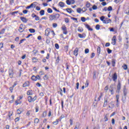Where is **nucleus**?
Here are the masks:
<instances>
[{"instance_id":"50","label":"nucleus","mask_w":129,"mask_h":129,"mask_svg":"<svg viewBox=\"0 0 129 129\" xmlns=\"http://www.w3.org/2000/svg\"><path fill=\"white\" fill-rule=\"evenodd\" d=\"M104 90L106 92H107V90H108V86H107L105 87Z\"/></svg>"},{"instance_id":"47","label":"nucleus","mask_w":129,"mask_h":129,"mask_svg":"<svg viewBox=\"0 0 129 129\" xmlns=\"http://www.w3.org/2000/svg\"><path fill=\"white\" fill-rule=\"evenodd\" d=\"M54 46L56 49H59V44L58 43H55Z\"/></svg>"},{"instance_id":"52","label":"nucleus","mask_w":129,"mask_h":129,"mask_svg":"<svg viewBox=\"0 0 129 129\" xmlns=\"http://www.w3.org/2000/svg\"><path fill=\"white\" fill-rule=\"evenodd\" d=\"M93 10H97V6L94 5L92 7Z\"/></svg>"},{"instance_id":"8","label":"nucleus","mask_w":129,"mask_h":129,"mask_svg":"<svg viewBox=\"0 0 129 129\" xmlns=\"http://www.w3.org/2000/svg\"><path fill=\"white\" fill-rule=\"evenodd\" d=\"M61 29L63 31V33L64 35H67V29L66 28V27L65 26H62L61 27Z\"/></svg>"},{"instance_id":"51","label":"nucleus","mask_w":129,"mask_h":129,"mask_svg":"<svg viewBox=\"0 0 129 129\" xmlns=\"http://www.w3.org/2000/svg\"><path fill=\"white\" fill-rule=\"evenodd\" d=\"M43 79L44 80H47L48 79V76L47 75H45L44 77H43Z\"/></svg>"},{"instance_id":"26","label":"nucleus","mask_w":129,"mask_h":129,"mask_svg":"<svg viewBox=\"0 0 129 129\" xmlns=\"http://www.w3.org/2000/svg\"><path fill=\"white\" fill-rule=\"evenodd\" d=\"M111 64L113 67H114V66H115V59H112Z\"/></svg>"},{"instance_id":"35","label":"nucleus","mask_w":129,"mask_h":129,"mask_svg":"<svg viewBox=\"0 0 129 129\" xmlns=\"http://www.w3.org/2000/svg\"><path fill=\"white\" fill-rule=\"evenodd\" d=\"M35 77H36V81H37V80H41V77H40V76H39V75L36 76Z\"/></svg>"},{"instance_id":"55","label":"nucleus","mask_w":129,"mask_h":129,"mask_svg":"<svg viewBox=\"0 0 129 129\" xmlns=\"http://www.w3.org/2000/svg\"><path fill=\"white\" fill-rule=\"evenodd\" d=\"M105 47H109V46H110V43H106L105 45Z\"/></svg>"},{"instance_id":"22","label":"nucleus","mask_w":129,"mask_h":129,"mask_svg":"<svg viewBox=\"0 0 129 129\" xmlns=\"http://www.w3.org/2000/svg\"><path fill=\"white\" fill-rule=\"evenodd\" d=\"M58 5L59 7H60L61 8H63L64 7L65 4H64V3H63L62 2H60L59 3Z\"/></svg>"},{"instance_id":"64","label":"nucleus","mask_w":129,"mask_h":129,"mask_svg":"<svg viewBox=\"0 0 129 129\" xmlns=\"http://www.w3.org/2000/svg\"><path fill=\"white\" fill-rule=\"evenodd\" d=\"M111 122H112V124L113 125L114 124V122H115L114 118L112 119Z\"/></svg>"},{"instance_id":"37","label":"nucleus","mask_w":129,"mask_h":129,"mask_svg":"<svg viewBox=\"0 0 129 129\" xmlns=\"http://www.w3.org/2000/svg\"><path fill=\"white\" fill-rule=\"evenodd\" d=\"M31 79L32 80H33V81H36V76H32L31 77Z\"/></svg>"},{"instance_id":"36","label":"nucleus","mask_w":129,"mask_h":129,"mask_svg":"<svg viewBox=\"0 0 129 129\" xmlns=\"http://www.w3.org/2000/svg\"><path fill=\"white\" fill-rule=\"evenodd\" d=\"M29 31L30 33H35V31L34 29H29Z\"/></svg>"},{"instance_id":"11","label":"nucleus","mask_w":129,"mask_h":129,"mask_svg":"<svg viewBox=\"0 0 129 129\" xmlns=\"http://www.w3.org/2000/svg\"><path fill=\"white\" fill-rule=\"evenodd\" d=\"M105 24H110L111 23V20L108 18H105Z\"/></svg>"},{"instance_id":"4","label":"nucleus","mask_w":129,"mask_h":129,"mask_svg":"<svg viewBox=\"0 0 129 129\" xmlns=\"http://www.w3.org/2000/svg\"><path fill=\"white\" fill-rule=\"evenodd\" d=\"M66 4L68 6H70V5H74L75 4V0H67Z\"/></svg>"},{"instance_id":"14","label":"nucleus","mask_w":129,"mask_h":129,"mask_svg":"<svg viewBox=\"0 0 129 129\" xmlns=\"http://www.w3.org/2000/svg\"><path fill=\"white\" fill-rule=\"evenodd\" d=\"M78 48H76L75 50L74 51V55H75V56H77V55H78Z\"/></svg>"},{"instance_id":"41","label":"nucleus","mask_w":129,"mask_h":129,"mask_svg":"<svg viewBox=\"0 0 129 129\" xmlns=\"http://www.w3.org/2000/svg\"><path fill=\"white\" fill-rule=\"evenodd\" d=\"M85 54H88L89 53V49L88 48H87L85 50Z\"/></svg>"},{"instance_id":"29","label":"nucleus","mask_w":129,"mask_h":129,"mask_svg":"<svg viewBox=\"0 0 129 129\" xmlns=\"http://www.w3.org/2000/svg\"><path fill=\"white\" fill-rule=\"evenodd\" d=\"M79 126H80V123H77V124L76 125L75 128L79 129Z\"/></svg>"},{"instance_id":"58","label":"nucleus","mask_w":129,"mask_h":129,"mask_svg":"<svg viewBox=\"0 0 129 129\" xmlns=\"http://www.w3.org/2000/svg\"><path fill=\"white\" fill-rule=\"evenodd\" d=\"M57 25L56 23H53V25H52V26L53 28H56Z\"/></svg>"},{"instance_id":"30","label":"nucleus","mask_w":129,"mask_h":129,"mask_svg":"<svg viewBox=\"0 0 129 129\" xmlns=\"http://www.w3.org/2000/svg\"><path fill=\"white\" fill-rule=\"evenodd\" d=\"M78 32H80L81 33H82V32H83V29L82 27H78Z\"/></svg>"},{"instance_id":"43","label":"nucleus","mask_w":129,"mask_h":129,"mask_svg":"<svg viewBox=\"0 0 129 129\" xmlns=\"http://www.w3.org/2000/svg\"><path fill=\"white\" fill-rule=\"evenodd\" d=\"M39 122V119L35 118L34 120V123H38Z\"/></svg>"},{"instance_id":"27","label":"nucleus","mask_w":129,"mask_h":129,"mask_svg":"<svg viewBox=\"0 0 129 129\" xmlns=\"http://www.w3.org/2000/svg\"><path fill=\"white\" fill-rule=\"evenodd\" d=\"M122 68L124 69V70H127V65L124 64L122 66Z\"/></svg>"},{"instance_id":"9","label":"nucleus","mask_w":129,"mask_h":129,"mask_svg":"<svg viewBox=\"0 0 129 129\" xmlns=\"http://www.w3.org/2000/svg\"><path fill=\"white\" fill-rule=\"evenodd\" d=\"M9 76L10 78H13V76H14V72L12 69H10L9 70Z\"/></svg>"},{"instance_id":"21","label":"nucleus","mask_w":129,"mask_h":129,"mask_svg":"<svg viewBox=\"0 0 129 129\" xmlns=\"http://www.w3.org/2000/svg\"><path fill=\"white\" fill-rule=\"evenodd\" d=\"M108 116H109V115L108 114H106L105 116H104V119L105 121H107L108 120Z\"/></svg>"},{"instance_id":"57","label":"nucleus","mask_w":129,"mask_h":129,"mask_svg":"<svg viewBox=\"0 0 129 129\" xmlns=\"http://www.w3.org/2000/svg\"><path fill=\"white\" fill-rule=\"evenodd\" d=\"M81 21H82V22H85V21H86V20L85 19V18L82 17L81 18Z\"/></svg>"},{"instance_id":"39","label":"nucleus","mask_w":129,"mask_h":129,"mask_svg":"<svg viewBox=\"0 0 129 129\" xmlns=\"http://www.w3.org/2000/svg\"><path fill=\"white\" fill-rule=\"evenodd\" d=\"M108 12H110L111 11H112V7L111 6H109L108 8Z\"/></svg>"},{"instance_id":"60","label":"nucleus","mask_w":129,"mask_h":129,"mask_svg":"<svg viewBox=\"0 0 129 129\" xmlns=\"http://www.w3.org/2000/svg\"><path fill=\"white\" fill-rule=\"evenodd\" d=\"M76 88H77V89H79V83H77L76 84Z\"/></svg>"},{"instance_id":"12","label":"nucleus","mask_w":129,"mask_h":129,"mask_svg":"<svg viewBox=\"0 0 129 129\" xmlns=\"http://www.w3.org/2000/svg\"><path fill=\"white\" fill-rule=\"evenodd\" d=\"M49 34H50V29H47L45 30V36L48 37V36H49Z\"/></svg>"},{"instance_id":"56","label":"nucleus","mask_w":129,"mask_h":129,"mask_svg":"<svg viewBox=\"0 0 129 129\" xmlns=\"http://www.w3.org/2000/svg\"><path fill=\"white\" fill-rule=\"evenodd\" d=\"M36 86H38V87H41V86H42V85H41V84H40L39 83H37Z\"/></svg>"},{"instance_id":"2","label":"nucleus","mask_w":129,"mask_h":129,"mask_svg":"<svg viewBox=\"0 0 129 129\" xmlns=\"http://www.w3.org/2000/svg\"><path fill=\"white\" fill-rule=\"evenodd\" d=\"M36 99H37L36 95L34 96V97H33L31 96H29L28 97V100L29 102H34V101H35Z\"/></svg>"},{"instance_id":"53","label":"nucleus","mask_w":129,"mask_h":129,"mask_svg":"<svg viewBox=\"0 0 129 129\" xmlns=\"http://www.w3.org/2000/svg\"><path fill=\"white\" fill-rule=\"evenodd\" d=\"M107 50L108 54H110L112 52L111 50H110L109 48H107Z\"/></svg>"},{"instance_id":"16","label":"nucleus","mask_w":129,"mask_h":129,"mask_svg":"<svg viewBox=\"0 0 129 129\" xmlns=\"http://www.w3.org/2000/svg\"><path fill=\"white\" fill-rule=\"evenodd\" d=\"M34 6H35V5L34 4V3H32V4H31L30 6H27V7H26V9H27V10H29V9H32V8H34Z\"/></svg>"},{"instance_id":"61","label":"nucleus","mask_w":129,"mask_h":129,"mask_svg":"<svg viewBox=\"0 0 129 129\" xmlns=\"http://www.w3.org/2000/svg\"><path fill=\"white\" fill-rule=\"evenodd\" d=\"M36 10L37 11H40L41 10V8L37 6V7H36Z\"/></svg>"},{"instance_id":"5","label":"nucleus","mask_w":129,"mask_h":129,"mask_svg":"<svg viewBox=\"0 0 129 129\" xmlns=\"http://www.w3.org/2000/svg\"><path fill=\"white\" fill-rule=\"evenodd\" d=\"M108 102H109L108 99L106 97H105L104 101L103 107H105L106 105H107V103H108Z\"/></svg>"},{"instance_id":"25","label":"nucleus","mask_w":129,"mask_h":129,"mask_svg":"<svg viewBox=\"0 0 129 129\" xmlns=\"http://www.w3.org/2000/svg\"><path fill=\"white\" fill-rule=\"evenodd\" d=\"M81 11L83 12V9H81V8H78L77 9V12L79 14H81Z\"/></svg>"},{"instance_id":"20","label":"nucleus","mask_w":129,"mask_h":129,"mask_svg":"<svg viewBox=\"0 0 129 129\" xmlns=\"http://www.w3.org/2000/svg\"><path fill=\"white\" fill-rule=\"evenodd\" d=\"M32 60L33 63H36V62H38V59L37 57H32Z\"/></svg>"},{"instance_id":"62","label":"nucleus","mask_w":129,"mask_h":129,"mask_svg":"<svg viewBox=\"0 0 129 129\" xmlns=\"http://www.w3.org/2000/svg\"><path fill=\"white\" fill-rule=\"evenodd\" d=\"M94 56H95V54L94 53V52H92L91 58H93Z\"/></svg>"},{"instance_id":"40","label":"nucleus","mask_w":129,"mask_h":129,"mask_svg":"<svg viewBox=\"0 0 129 129\" xmlns=\"http://www.w3.org/2000/svg\"><path fill=\"white\" fill-rule=\"evenodd\" d=\"M97 50V53H98V55H99L100 54V47H98Z\"/></svg>"},{"instance_id":"45","label":"nucleus","mask_w":129,"mask_h":129,"mask_svg":"<svg viewBox=\"0 0 129 129\" xmlns=\"http://www.w3.org/2000/svg\"><path fill=\"white\" fill-rule=\"evenodd\" d=\"M109 91L111 92V94H113L114 93V92H113V89H109Z\"/></svg>"},{"instance_id":"18","label":"nucleus","mask_w":129,"mask_h":129,"mask_svg":"<svg viewBox=\"0 0 129 129\" xmlns=\"http://www.w3.org/2000/svg\"><path fill=\"white\" fill-rule=\"evenodd\" d=\"M86 28H87V29H88L89 31H93V29L91 28H90V26H89L88 24H86L85 25Z\"/></svg>"},{"instance_id":"24","label":"nucleus","mask_w":129,"mask_h":129,"mask_svg":"<svg viewBox=\"0 0 129 129\" xmlns=\"http://www.w3.org/2000/svg\"><path fill=\"white\" fill-rule=\"evenodd\" d=\"M27 95H33V92H32V90H28L27 92Z\"/></svg>"},{"instance_id":"46","label":"nucleus","mask_w":129,"mask_h":129,"mask_svg":"<svg viewBox=\"0 0 129 129\" xmlns=\"http://www.w3.org/2000/svg\"><path fill=\"white\" fill-rule=\"evenodd\" d=\"M42 20H48V17H42L41 19H40V21H42Z\"/></svg>"},{"instance_id":"13","label":"nucleus","mask_w":129,"mask_h":129,"mask_svg":"<svg viewBox=\"0 0 129 129\" xmlns=\"http://www.w3.org/2000/svg\"><path fill=\"white\" fill-rule=\"evenodd\" d=\"M120 88H121L120 83H119L117 84V91H116V92H118V93H119V90H120Z\"/></svg>"},{"instance_id":"63","label":"nucleus","mask_w":129,"mask_h":129,"mask_svg":"<svg viewBox=\"0 0 129 129\" xmlns=\"http://www.w3.org/2000/svg\"><path fill=\"white\" fill-rule=\"evenodd\" d=\"M20 120V118L17 117L16 118H15V122H17V121H19Z\"/></svg>"},{"instance_id":"28","label":"nucleus","mask_w":129,"mask_h":129,"mask_svg":"<svg viewBox=\"0 0 129 129\" xmlns=\"http://www.w3.org/2000/svg\"><path fill=\"white\" fill-rule=\"evenodd\" d=\"M40 15L41 16H44V15H45V11L41 10L40 12Z\"/></svg>"},{"instance_id":"17","label":"nucleus","mask_w":129,"mask_h":129,"mask_svg":"<svg viewBox=\"0 0 129 129\" xmlns=\"http://www.w3.org/2000/svg\"><path fill=\"white\" fill-rule=\"evenodd\" d=\"M100 20L103 22V24H105V17L104 16H101L100 18Z\"/></svg>"},{"instance_id":"23","label":"nucleus","mask_w":129,"mask_h":129,"mask_svg":"<svg viewBox=\"0 0 129 129\" xmlns=\"http://www.w3.org/2000/svg\"><path fill=\"white\" fill-rule=\"evenodd\" d=\"M66 11L68 12V13H69V14H71V13H72L73 12H74L72 9H71V8H68L67 9H66Z\"/></svg>"},{"instance_id":"34","label":"nucleus","mask_w":129,"mask_h":129,"mask_svg":"<svg viewBox=\"0 0 129 129\" xmlns=\"http://www.w3.org/2000/svg\"><path fill=\"white\" fill-rule=\"evenodd\" d=\"M53 11L52 10V9H51V8H48L47 9V13H48L49 14H51V13H52Z\"/></svg>"},{"instance_id":"48","label":"nucleus","mask_w":129,"mask_h":129,"mask_svg":"<svg viewBox=\"0 0 129 129\" xmlns=\"http://www.w3.org/2000/svg\"><path fill=\"white\" fill-rule=\"evenodd\" d=\"M35 21H39V20H40V17L36 15V16H35Z\"/></svg>"},{"instance_id":"7","label":"nucleus","mask_w":129,"mask_h":129,"mask_svg":"<svg viewBox=\"0 0 129 129\" xmlns=\"http://www.w3.org/2000/svg\"><path fill=\"white\" fill-rule=\"evenodd\" d=\"M123 94H124V99H126V94H127V90L125 88L123 89Z\"/></svg>"},{"instance_id":"31","label":"nucleus","mask_w":129,"mask_h":129,"mask_svg":"<svg viewBox=\"0 0 129 129\" xmlns=\"http://www.w3.org/2000/svg\"><path fill=\"white\" fill-rule=\"evenodd\" d=\"M5 32H6V29H3L1 31H0V34L2 35L3 34H5Z\"/></svg>"},{"instance_id":"42","label":"nucleus","mask_w":129,"mask_h":129,"mask_svg":"<svg viewBox=\"0 0 129 129\" xmlns=\"http://www.w3.org/2000/svg\"><path fill=\"white\" fill-rule=\"evenodd\" d=\"M96 30H99L100 29V25L99 24H98L96 26Z\"/></svg>"},{"instance_id":"33","label":"nucleus","mask_w":129,"mask_h":129,"mask_svg":"<svg viewBox=\"0 0 129 129\" xmlns=\"http://www.w3.org/2000/svg\"><path fill=\"white\" fill-rule=\"evenodd\" d=\"M102 95H103L102 93H101L99 97L98 98V101H100V99H101V97H102Z\"/></svg>"},{"instance_id":"32","label":"nucleus","mask_w":129,"mask_h":129,"mask_svg":"<svg viewBox=\"0 0 129 129\" xmlns=\"http://www.w3.org/2000/svg\"><path fill=\"white\" fill-rule=\"evenodd\" d=\"M59 123V120L58 119H56L55 121L53 122V124H54V125H57V124Z\"/></svg>"},{"instance_id":"59","label":"nucleus","mask_w":129,"mask_h":129,"mask_svg":"<svg viewBox=\"0 0 129 129\" xmlns=\"http://www.w3.org/2000/svg\"><path fill=\"white\" fill-rule=\"evenodd\" d=\"M89 85V83H88V82H86L85 85V87H88V85Z\"/></svg>"},{"instance_id":"6","label":"nucleus","mask_w":129,"mask_h":129,"mask_svg":"<svg viewBox=\"0 0 129 129\" xmlns=\"http://www.w3.org/2000/svg\"><path fill=\"white\" fill-rule=\"evenodd\" d=\"M116 43V36H114L112 38V45H115Z\"/></svg>"},{"instance_id":"49","label":"nucleus","mask_w":129,"mask_h":129,"mask_svg":"<svg viewBox=\"0 0 129 129\" xmlns=\"http://www.w3.org/2000/svg\"><path fill=\"white\" fill-rule=\"evenodd\" d=\"M79 38H84V35L81 34H79Z\"/></svg>"},{"instance_id":"38","label":"nucleus","mask_w":129,"mask_h":129,"mask_svg":"<svg viewBox=\"0 0 129 129\" xmlns=\"http://www.w3.org/2000/svg\"><path fill=\"white\" fill-rule=\"evenodd\" d=\"M43 117H46L47 116V112H43L42 114Z\"/></svg>"},{"instance_id":"3","label":"nucleus","mask_w":129,"mask_h":129,"mask_svg":"<svg viewBox=\"0 0 129 129\" xmlns=\"http://www.w3.org/2000/svg\"><path fill=\"white\" fill-rule=\"evenodd\" d=\"M27 27H26L25 25H24L23 24L20 25V26L19 27V32H20V33H23V32H24V31H25V29Z\"/></svg>"},{"instance_id":"19","label":"nucleus","mask_w":129,"mask_h":129,"mask_svg":"<svg viewBox=\"0 0 129 129\" xmlns=\"http://www.w3.org/2000/svg\"><path fill=\"white\" fill-rule=\"evenodd\" d=\"M20 19L23 23H27L28 22V20H27V19L25 17H21Z\"/></svg>"},{"instance_id":"1","label":"nucleus","mask_w":129,"mask_h":129,"mask_svg":"<svg viewBox=\"0 0 129 129\" xmlns=\"http://www.w3.org/2000/svg\"><path fill=\"white\" fill-rule=\"evenodd\" d=\"M60 17V15L59 14H55L54 15H51L49 17L50 20L51 21H53V20H57V19H59Z\"/></svg>"},{"instance_id":"15","label":"nucleus","mask_w":129,"mask_h":129,"mask_svg":"<svg viewBox=\"0 0 129 129\" xmlns=\"http://www.w3.org/2000/svg\"><path fill=\"white\" fill-rule=\"evenodd\" d=\"M30 86V83L28 81L26 82L23 85V87H27Z\"/></svg>"},{"instance_id":"10","label":"nucleus","mask_w":129,"mask_h":129,"mask_svg":"<svg viewBox=\"0 0 129 129\" xmlns=\"http://www.w3.org/2000/svg\"><path fill=\"white\" fill-rule=\"evenodd\" d=\"M112 79L113 81H116V80L117 79V75H116V73H114L112 76Z\"/></svg>"},{"instance_id":"44","label":"nucleus","mask_w":129,"mask_h":129,"mask_svg":"<svg viewBox=\"0 0 129 129\" xmlns=\"http://www.w3.org/2000/svg\"><path fill=\"white\" fill-rule=\"evenodd\" d=\"M86 8H89L90 7V3H87L86 4Z\"/></svg>"},{"instance_id":"54","label":"nucleus","mask_w":129,"mask_h":129,"mask_svg":"<svg viewBox=\"0 0 129 129\" xmlns=\"http://www.w3.org/2000/svg\"><path fill=\"white\" fill-rule=\"evenodd\" d=\"M24 41H26V39H22L21 40H20V42L19 43V45H21V44H22V43H23L24 42Z\"/></svg>"}]
</instances>
